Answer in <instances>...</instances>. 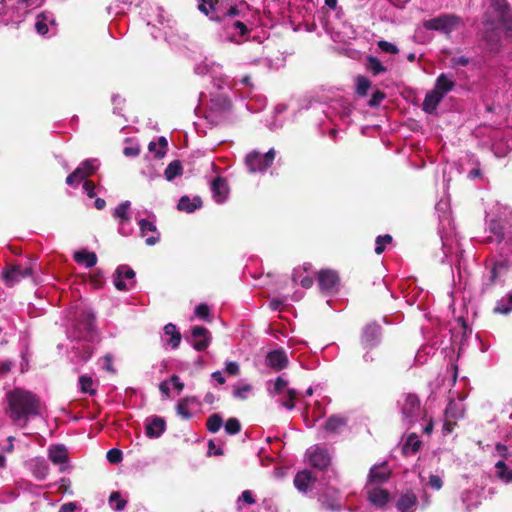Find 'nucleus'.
Instances as JSON below:
<instances>
[{"instance_id":"1","label":"nucleus","mask_w":512,"mask_h":512,"mask_svg":"<svg viewBox=\"0 0 512 512\" xmlns=\"http://www.w3.org/2000/svg\"><path fill=\"white\" fill-rule=\"evenodd\" d=\"M6 414L20 428L28 425L30 418L43 414L44 405L40 397L30 390L16 387L6 393Z\"/></svg>"},{"instance_id":"2","label":"nucleus","mask_w":512,"mask_h":512,"mask_svg":"<svg viewBox=\"0 0 512 512\" xmlns=\"http://www.w3.org/2000/svg\"><path fill=\"white\" fill-rule=\"evenodd\" d=\"M493 17L483 22V38L489 44H497L502 36L512 34V13L506 0L493 5Z\"/></svg>"},{"instance_id":"3","label":"nucleus","mask_w":512,"mask_h":512,"mask_svg":"<svg viewBox=\"0 0 512 512\" xmlns=\"http://www.w3.org/2000/svg\"><path fill=\"white\" fill-rule=\"evenodd\" d=\"M274 158L275 150L273 148L265 154L253 151L246 156L245 164L251 173L263 172L272 164Z\"/></svg>"},{"instance_id":"4","label":"nucleus","mask_w":512,"mask_h":512,"mask_svg":"<svg viewBox=\"0 0 512 512\" xmlns=\"http://www.w3.org/2000/svg\"><path fill=\"white\" fill-rule=\"evenodd\" d=\"M465 406L462 400H451L445 410V420L443 423V434H450L456 425V421L464 417Z\"/></svg>"},{"instance_id":"5","label":"nucleus","mask_w":512,"mask_h":512,"mask_svg":"<svg viewBox=\"0 0 512 512\" xmlns=\"http://www.w3.org/2000/svg\"><path fill=\"white\" fill-rule=\"evenodd\" d=\"M398 404L403 420L409 424L415 422L421 409L419 398L414 394H407Z\"/></svg>"},{"instance_id":"6","label":"nucleus","mask_w":512,"mask_h":512,"mask_svg":"<svg viewBox=\"0 0 512 512\" xmlns=\"http://www.w3.org/2000/svg\"><path fill=\"white\" fill-rule=\"evenodd\" d=\"M129 209L130 202L124 201L113 210V217L118 223V232L123 236H128L133 231L130 221Z\"/></svg>"},{"instance_id":"7","label":"nucleus","mask_w":512,"mask_h":512,"mask_svg":"<svg viewBox=\"0 0 512 512\" xmlns=\"http://www.w3.org/2000/svg\"><path fill=\"white\" fill-rule=\"evenodd\" d=\"M306 458L310 465L320 470L326 469L332 460L330 453L318 445H314L306 451Z\"/></svg>"},{"instance_id":"8","label":"nucleus","mask_w":512,"mask_h":512,"mask_svg":"<svg viewBox=\"0 0 512 512\" xmlns=\"http://www.w3.org/2000/svg\"><path fill=\"white\" fill-rule=\"evenodd\" d=\"M97 168V160H85L73 173L67 176L66 183L70 186L78 185L82 180L92 175L97 170Z\"/></svg>"},{"instance_id":"9","label":"nucleus","mask_w":512,"mask_h":512,"mask_svg":"<svg viewBox=\"0 0 512 512\" xmlns=\"http://www.w3.org/2000/svg\"><path fill=\"white\" fill-rule=\"evenodd\" d=\"M134 278V270L126 265H121L117 268L113 276V283L117 290L126 291L134 287Z\"/></svg>"},{"instance_id":"10","label":"nucleus","mask_w":512,"mask_h":512,"mask_svg":"<svg viewBox=\"0 0 512 512\" xmlns=\"http://www.w3.org/2000/svg\"><path fill=\"white\" fill-rule=\"evenodd\" d=\"M460 24V18L454 15H443L430 19L425 22V27L429 30H438L449 33Z\"/></svg>"},{"instance_id":"11","label":"nucleus","mask_w":512,"mask_h":512,"mask_svg":"<svg viewBox=\"0 0 512 512\" xmlns=\"http://www.w3.org/2000/svg\"><path fill=\"white\" fill-rule=\"evenodd\" d=\"M138 226L140 236L145 239L148 246H153L159 242L160 233L153 220L139 219Z\"/></svg>"},{"instance_id":"12","label":"nucleus","mask_w":512,"mask_h":512,"mask_svg":"<svg viewBox=\"0 0 512 512\" xmlns=\"http://www.w3.org/2000/svg\"><path fill=\"white\" fill-rule=\"evenodd\" d=\"M56 21L55 17L50 12H42L37 15L36 21H35V29L38 34L45 36L48 34H55L56 33Z\"/></svg>"},{"instance_id":"13","label":"nucleus","mask_w":512,"mask_h":512,"mask_svg":"<svg viewBox=\"0 0 512 512\" xmlns=\"http://www.w3.org/2000/svg\"><path fill=\"white\" fill-rule=\"evenodd\" d=\"M418 504L416 494L411 490L401 492L394 501L395 508L399 512H415Z\"/></svg>"},{"instance_id":"14","label":"nucleus","mask_w":512,"mask_h":512,"mask_svg":"<svg viewBox=\"0 0 512 512\" xmlns=\"http://www.w3.org/2000/svg\"><path fill=\"white\" fill-rule=\"evenodd\" d=\"M318 282L322 292L332 294L338 288L339 278L335 271L322 270L319 272Z\"/></svg>"},{"instance_id":"15","label":"nucleus","mask_w":512,"mask_h":512,"mask_svg":"<svg viewBox=\"0 0 512 512\" xmlns=\"http://www.w3.org/2000/svg\"><path fill=\"white\" fill-rule=\"evenodd\" d=\"M366 493L369 502L378 508H383L390 500V494L380 486L366 485Z\"/></svg>"},{"instance_id":"16","label":"nucleus","mask_w":512,"mask_h":512,"mask_svg":"<svg viewBox=\"0 0 512 512\" xmlns=\"http://www.w3.org/2000/svg\"><path fill=\"white\" fill-rule=\"evenodd\" d=\"M391 471L386 463L371 467L366 485L379 486L390 478Z\"/></svg>"},{"instance_id":"17","label":"nucleus","mask_w":512,"mask_h":512,"mask_svg":"<svg viewBox=\"0 0 512 512\" xmlns=\"http://www.w3.org/2000/svg\"><path fill=\"white\" fill-rule=\"evenodd\" d=\"M380 326L376 323H371L365 326L361 342L364 348H373L380 342Z\"/></svg>"},{"instance_id":"18","label":"nucleus","mask_w":512,"mask_h":512,"mask_svg":"<svg viewBox=\"0 0 512 512\" xmlns=\"http://www.w3.org/2000/svg\"><path fill=\"white\" fill-rule=\"evenodd\" d=\"M33 273V267L32 264L29 265V267H22L20 265L14 266L11 269L5 271L3 273V278L7 285L12 286L18 281H20L22 278L28 277L32 275Z\"/></svg>"},{"instance_id":"19","label":"nucleus","mask_w":512,"mask_h":512,"mask_svg":"<svg viewBox=\"0 0 512 512\" xmlns=\"http://www.w3.org/2000/svg\"><path fill=\"white\" fill-rule=\"evenodd\" d=\"M193 347L198 351L205 350L211 341L210 333L204 327H193L192 328Z\"/></svg>"},{"instance_id":"20","label":"nucleus","mask_w":512,"mask_h":512,"mask_svg":"<svg viewBox=\"0 0 512 512\" xmlns=\"http://www.w3.org/2000/svg\"><path fill=\"white\" fill-rule=\"evenodd\" d=\"M211 191L213 199L218 204H222L228 199L229 187L227 182L221 177H217L212 181Z\"/></svg>"},{"instance_id":"21","label":"nucleus","mask_w":512,"mask_h":512,"mask_svg":"<svg viewBox=\"0 0 512 512\" xmlns=\"http://www.w3.org/2000/svg\"><path fill=\"white\" fill-rule=\"evenodd\" d=\"M208 108L211 117L221 115L229 110L230 102L225 95L217 94L210 99Z\"/></svg>"},{"instance_id":"22","label":"nucleus","mask_w":512,"mask_h":512,"mask_svg":"<svg viewBox=\"0 0 512 512\" xmlns=\"http://www.w3.org/2000/svg\"><path fill=\"white\" fill-rule=\"evenodd\" d=\"M315 482V477L309 470H302L294 477V485L299 492L307 493Z\"/></svg>"},{"instance_id":"23","label":"nucleus","mask_w":512,"mask_h":512,"mask_svg":"<svg viewBox=\"0 0 512 512\" xmlns=\"http://www.w3.org/2000/svg\"><path fill=\"white\" fill-rule=\"evenodd\" d=\"M200 405V401L196 397H186L181 399L176 407L177 414L183 419L192 417V410Z\"/></svg>"},{"instance_id":"24","label":"nucleus","mask_w":512,"mask_h":512,"mask_svg":"<svg viewBox=\"0 0 512 512\" xmlns=\"http://www.w3.org/2000/svg\"><path fill=\"white\" fill-rule=\"evenodd\" d=\"M48 458L53 464L60 465V470L63 471L65 469L63 465L66 464L68 459L67 450L65 446L54 445L49 447Z\"/></svg>"},{"instance_id":"25","label":"nucleus","mask_w":512,"mask_h":512,"mask_svg":"<svg viewBox=\"0 0 512 512\" xmlns=\"http://www.w3.org/2000/svg\"><path fill=\"white\" fill-rule=\"evenodd\" d=\"M288 363L286 353L282 349H277L268 353L266 357V364L275 369L280 370L284 368Z\"/></svg>"},{"instance_id":"26","label":"nucleus","mask_w":512,"mask_h":512,"mask_svg":"<svg viewBox=\"0 0 512 512\" xmlns=\"http://www.w3.org/2000/svg\"><path fill=\"white\" fill-rule=\"evenodd\" d=\"M145 430L149 438H158L165 431V421L160 417L147 419Z\"/></svg>"},{"instance_id":"27","label":"nucleus","mask_w":512,"mask_h":512,"mask_svg":"<svg viewBox=\"0 0 512 512\" xmlns=\"http://www.w3.org/2000/svg\"><path fill=\"white\" fill-rule=\"evenodd\" d=\"M29 469L33 473V475L39 479L43 480L48 475V465L44 458L35 457L28 462Z\"/></svg>"},{"instance_id":"28","label":"nucleus","mask_w":512,"mask_h":512,"mask_svg":"<svg viewBox=\"0 0 512 512\" xmlns=\"http://www.w3.org/2000/svg\"><path fill=\"white\" fill-rule=\"evenodd\" d=\"M163 341L172 349H176L179 347L181 342V334L174 324L168 323L167 325H165Z\"/></svg>"},{"instance_id":"29","label":"nucleus","mask_w":512,"mask_h":512,"mask_svg":"<svg viewBox=\"0 0 512 512\" xmlns=\"http://www.w3.org/2000/svg\"><path fill=\"white\" fill-rule=\"evenodd\" d=\"M292 278L295 284L304 288H310L313 284V277L306 266L294 269Z\"/></svg>"},{"instance_id":"30","label":"nucleus","mask_w":512,"mask_h":512,"mask_svg":"<svg viewBox=\"0 0 512 512\" xmlns=\"http://www.w3.org/2000/svg\"><path fill=\"white\" fill-rule=\"evenodd\" d=\"M74 260L78 264L90 268L96 265L97 256L93 252H89L87 250H79L74 253Z\"/></svg>"},{"instance_id":"31","label":"nucleus","mask_w":512,"mask_h":512,"mask_svg":"<svg viewBox=\"0 0 512 512\" xmlns=\"http://www.w3.org/2000/svg\"><path fill=\"white\" fill-rule=\"evenodd\" d=\"M443 95L439 91L432 90L429 93L426 94L424 102H423V109L427 113H433L438 104L443 99Z\"/></svg>"},{"instance_id":"32","label":"nucleus","mask_w":512,"mask_h":512,"mask_svg":"<svg viewBox=\"0 0 512 512\" xmlns=\"http://www.w3.org/2000/svg\"><path fill=\"white\" fill-rule=\"evenodd\" d=\"M455 86V81L452 77L442 73L438 76L435 83L434 90L439 91L441 95L450 92Z\"/></svg>"},{"instance_id":"33","label":"nucleus","mask_w":512,"mask_h":512,"mask_svg":"<svg viewBox=\"0 0 512 512\" xmlns=\"http://www.w3.org/2000/svg\"><path fill=\"white\" fill-rule=\"evenodd\" d=\"M288 387V381L283 377H277L274 381L268 382V393L270 396L275 397L278 395H282V393L286 392Z\"/></svg>"},{"instance_id":"34","label":"nucleus","mask_w":512,"mask_h":512,"mask_svg":"<svg viewBox=\"0 0 512 512\" xmlns=\"http://www.w3.org/2000/svg\"><path fill=\"white\" fill-rule=\"evenodd\" d=\"M201 205H202V201L199 197H194L193 199H190L187 196H183L179 200L177 207L180 211L192 213L196 209L200 208Z\"/></svg>"},{"instance_id":"35","label":"nucleus","mask_w":512,"mask_h":512,"mask_svg":"<svg viewBox=\"0 0 512 512\" xmlns=\"http://www.w3.org/2000/svg\"><path fill=\"white\" fill-rule=\"evenodd\" d=\"M220 66L214 62H210L207 59L201 61L195 66V73L198 75L211 74L213 77L219 73Z\"/></svg>"},{"instance_id":"36","label":"nucleus","mask_w":512,"mask_h":512,"mask_svg":"<svg viewBox=\"0 0 512 512\" xmlns=\"http://www.w3.org/2000/svg\"><path fill=\"white\" fill-rule=\"evenodd\" d=\"M217 3L218 0H201L198 4V10L204 15L210 17L211 20L218 21L219 18L215 15Z\"/></svg>"},{"instance_id":"37","label":"nucleus","mask_w":512,"mask_h":512,"mask_svg":"<svg viewBox=\"0 0 512 512\" xmlns=\"http://www.w3.org/2000/svg\"><path fill=\"white\" fill-rule=\"evenodd\" d=\"M421 446V441L416 434H411L407 437L403 445V453L406 455L415 454Z\"/></svg>"},{"instance_id":"38","label":"nucleus","mask_w":512,"mask_h":512,"mask_svg":"<svg viewBox=\"0 0 512 512\" xmlns=\"http://www.w3.org/2000/svg\"><path fill=\"white\" fill-rule=\"evenodd\" d=\"M495 469L496 475L500 480L506 483L512 481V469L508 468L503 460H498L495 463Z\"/></svg>"},{"instance_id":"39","label":"nucleus","mask_w":512,"mask_h":512,"mask_svg":"<svg viewBox=\"0 0 512 512\" xmlns=\"http://www.w3.org/2000/svg\"><path fill=\"white\" fill-rule=\"evenodd\" d=\"M489 231L492 233L493 236H490L492 240H495L497 242H501L504 239L505 233H504V226L503 224L495 219H491L489 221Z\"/></svg>"},{"instance_id":"40","label":"nucleus","mask_w":512,"mask_h":512,"mask_svg":"<svg viewBox=\"0 0 512 512\" xmlns=\"http://www.w3.org/2000/svg\"><path fill=\"white\" fill-rule=\"evenodd\" d=\"M149 151L154 154L156 158H162L166 153L167 141L164 137H160L157 142L149 143Z\"/></svg>"},{"instance_id":"41","label":"nucleus","mask_w":512,"mask_h":512,"mask_svg":"<svg viewBox=\"0 0 512 512\" xmlns=\"http://www.w3.org/2000/svg\"><path fill=\"white\" fill-rule=\"evenodd\" d=\"M436 210L439 215V220L441 223L447 222L450 224L451 217H450V205L449 202L446 200H441L436 204Z\"/></svg>"},{"instance_id":"42","label":"nucleus","mask_w":512,"mask_h":512,"mask_svg":"<svg viewBox=\"0 0 512 512\" xmlns=\"http://www.w3.org/2000/svg\"><path fill=\"white\" fill-rule=\"evenodd\" d=\"M79 388L82 393L95 395L96 388L93 379L90 376L82 375L79 378Z\"/></svg>"},{"instance_id":"43","label":"nucleus","mask_w":512,"mask_h":512,"mask_svg":"<svg viewBox=\"0 0 512 512\" xmlns=\"http://www.w3.org/2000/svg\"><path fill=\"white\" fill-rule=\"evenodd\" d=\"M507 270V265L505 262H497L493 265L490 274H489V281L486 283V285H493L497 279L505 273Z\"/></svg>"},{"instance_id":"44","label":"nucleus","mask_w":512,"mask_h":512,"mask_svg":"<svg viewBox=\"0 0 512 512\" xmlns=\"http://www.w3.org/2000/svg\"><path fill=\"white\" fill-rule=\"evenodd\" d=\"M182 174V165L178 160L172 161L164 171L165 178L172 181L175 177Z\"/></svg>"},{"instance_id":"45","label":"nucleus","mask_w":512,"mask_h":512,"mask_svg":"<svg viewBox=\"0 0 512 512\" xmlns=\"http://www.w3.org/2000/svg\"><path fill=\"white\" fill-rule=\"evenodd\" d=\"M127 501L121 497L119 492H112L109 496V505L115 511H122Z\"/></svg>"},{"instance_id":"46","label":"nucleus","mask_w":512,"mask_h":512,"mask_svg":"<svg viewBox=\"0 0 512 512\" xmlns=\"http://www.w3.org/2000/svg\"><path fill=\"white\" fill-rule=\"evenodd\" d=\"M251 392L252 386L247 383L238 384L233 387V396L240 400L247 399Z\"/></svg>"},{"instance_id":"47","label":"nucleus","mask_w":512,"mask_h":512,"mask_svg":"<svg viewBox=\"0 0 512 512\" xmlns=\"http://www.w3.org/2000/svg\"><path fill=\"white\" fill-rule=\"evenodd\" d=\"M345 426V422L341 417H330L325 423V429L329 432L337 433Z\"/></svg>"},{"instance_id":"48","label":"nucleus","mask_w":512,"mask_h":512,"mask_svg":"<svg viewBox=\"0 0 512 512\" xmlns=\"http://www.w3.org/2000/svg\"><path fill=\"white\" fill-rule=\"evenodd\" d=\"M284 398L280 401L281 405L288 410H292L295 407L294 399L296 398V391L294 389H287L286 392L282 393Z\"/></svg>"},{"instance_id":"49","label":"nucleus","mask_w":512,"mask_h":512,"mask_svg":"<svg viewBox=\"0 0 512 512\" xmlns=\"http://www.w3.org/2000/svg\"><path fill=\"white\" fill-rule=\"evenodd\" d=\"M207 429L211 433H216L220 430L223 425L222 417L218 414L211 415L207 420Z\"/></svg>"},{"instance_id":"50","label":"nucleus","mask_w":512,"mask_h":512,"mask_svg":"<svg viewBox=\"0 0 512 512\" xmlns=\"http://www.w3.org/2000/svg\"><path fill=\"white\" fill-rule=\"evenodd\" d=\"M494 311L500 314H507L512 311V294L506 299L500 300L494 308Z\"/></svg>"},{"instance_id":"51","label":"nucleus","mask_w":512,"mask_h":512,"mask_svg":"<svg viewBox=\"0 0 512 512\" xmlns=\"http://www.w3.org/2000/svg\"><path fill=\"white\" fill-rule=\"evenodd\" d=\"M367 68L375 75H378L386 71V68L383 66L381 61L376 57L368 58Z\"/></svg>"},{"instance_id":"52","label":"nucleus","mask_w":512,"mask_h":512,"mask_svg":"<svg viewBox=\"0 0 512 512\" xmlns=\"http://www.w3.org/2000/svg\"><path fill=\"white\" fill-rule=\"evenodd\" d=\"M370 88V81L364 76L356 78V91L361 96H366Z\"/></svg>"},{"instance_id":"53","label":"nucleus","mask_w":512,"mask_h":512,"mask_svg":"<svg viewBox=\"0 0 512 512\" xmlns=\"http://www.w3.org/2000/svg\"><path fill=\"white\" fill-rule=\"evenodd\" d=\"M225 431L230 435H235L240 432L241 424L236 418H229L225 423Z\"/></svg>"},{"instance_id":"54","label":"nucleus","mask_w":512,"mask_h":512,"mask_svg":"<svg viewBox=\"0 0 512 512\" xmlns=\"http://www.w3.org/2000/svg\"><path fill=\"white\" fill-rule=\"evenodd\" d=\"M392 237L390 235L378 236L376 238L375 252L381 254L385 250V245L391 243Z\"/></svg>"},{"instance_id":"55","label":"nucleus","mask_w":512,"mask_h":512,"mask_svg":"<svg viewBox=\"0 0 512 512\" xmlns=\"http://www.w3.org/2000/svg\"><path fill=\"white\" fill-rule=\"evenodd\" d=\"M378 47L381 49V51L390 54H397L399 52V49L397 48L396 45L385 40L379 41Z\"/></svg>"},{"instance_id":"56","label":"nucleus","mask_w":512,"mask_h":512,"mask_svg":"<svg viewBox=\"0 0 512 512\" xmlns=\"http://www.w3.org/2000/svg\"><path fill=\"white\" fill-rule=\"evenodd\" d=\"M427 485L433 490H440L443 486V481H442L441 476L436 475V474H431L429 476Z\"/></svg>"},{"instance_id":"57","label":"nucleus","mask_w":512,"mask_h":512,"mask_svg":"<svg viewBox=\"0 0 512 512\" xmlns=\"http://www.w3.org/2000/svg\"><path fill=\"white\" fill-rule=\"evenodd\" d=\"M107 460L112 464L119 463L122 460V452L116 448L110 449L107 452Z\"/></svg>"},{"instance_id":"58","label":"nucleus","mask_w":512,"mask_h":512,"mask_svg":"<svg viewBox=\"0 0 512 512\" xmlns=\"http://www.w3.org/2000/svg\"><path fill=\"white\" fill-rule=\"evenodd\" d=\"M98 364L100 365V367L108 372H114V368H113V365H112V357L110 355H105L104 357H102L101 359H99L98 361Z\"/></svg>"},{"instance_id":"59","label":"nucleus","mask_w":512,"mask_h":512,"mask_svg":"<svg viewBox=\"0 0 512 512\" xmlns=\"http://www.w3.org/2000/svg\"><path fill=\"white\" fill-rule=\"evenodd\" d=\"M209 307L206 304H199L195 308V316L200 319H207L209 317Z\"/></svg>"},{"instance_id":"60","label":"nucleus","mask_w":512,"mask_h":512,"mask_svg":"<svg viewBox=\"0 0 512 512\" xmlns=\"http://www.w3.org/2000/svg\"><path fill=\"white\" fill-rule=\"evenodd\" d=\"M225 371L229 375H237L239 374L240 368L237 362L227 361L225 365Z\"/></svg>"},{"instance_id":"61","label":"nucleus","mask_w":512,"mask_h":512,"mask_svg":"<svg viewBox=\"0 0 512 512\" xmlns=\"http://www.w3.org/2000/svg\"><path fill=\"white\" fill-rule=\"evenodd\" d=\"M244 501L247 504H253L255 502L251 491L245 490L238 498V502Z\"/></svg>"},{"instance_id":"62","label":"nucleus","mask_w":512,"mask_h":512,"mask_svg":"<svg viewBox=\"0 0 512 512\" xmlns=\"http://www.w3.org/2000/svg\"><path fill=\"white\" fill-rule=\"evenodd\" d=\"M140 149L137 145L125 147L123 153L127 157H135L139 154Z\"/></svg>"},{"instance_id":"63","label":"nucleus","mask_w":512,"mask_h":512,"mask_svg":"<svg viewBox=\"0 0 512 512\" xmlns=\"http://www.w3.org/2000/svg\"><path fill=\"white\" fill-rule=\"evenodd\" d=\"M170 382L172 383L173 387L180 393L183 388H184V384L180 381L179 377L176 376V375H173L171 378H170Z\"/></svg>"},{"instance_id":"64","label":"nucleus","mask_w":512,"mask_h":512,"mask_svg":"<svg viewBox=\"0 0 512 512\" xmlns=\"http://www.w3.org/2000/svg\"><path fill=\"white\" fill-rule=\"evenodd\" d=\"M83 189L90 198L95 196L94 184L91 181H85L83 184Z\"/></svg>"}]
</instances>
